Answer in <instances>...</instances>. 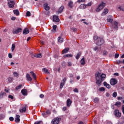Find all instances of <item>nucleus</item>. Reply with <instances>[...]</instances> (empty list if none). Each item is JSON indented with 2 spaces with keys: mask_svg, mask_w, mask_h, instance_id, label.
Segmentation results:
<instances>
[{
  "mask_svg": "<svg viewBox=\"0 0 124 124\" xmlns=\"http://www.w3.org/2000/svg\"><path fill=\"white\" fill-rule=\"evenodd\" d=\"M58 42H60V43L63 42V39L61 36H59L58 39Z\"/></svg>",
  "mask_w": 124,
  "mask_h": 124,
  "instance_id": "obj_27",
  "label": "nucleus"
},
{
  "mask_svg": "<svg viewBox=\"0 0 124 124\" xmlns=\"http://www.w3.org/2000/svg\"><path fill=\"white\" fill-rule=\"evenodd\" d=\"M112 28H113V29H118V28H119L118 26V22H117V21L113 22L112 23Z\"/></svg>",
  "mask_w": 124,
  "mask_h": 124,
  "instance_id": "obj_11",
  "label": "nucleus"
},
{
  "mask_svg": "<svg viewBox=\"0 0 124 124\" xmlns=\"http://www.w3.org/2000/svg\"><path fill=\"white\" fill-rule=\"evenodd\" d=\"M119 54L116 53L115 54V57L116 59H118V58H119Z\"/></svg>",
  "mask_w": 124,
  "mask_h": 124,
  "instance_id": "obj_59",
  "label": "nucleus"
},
{
  "mask_svg": "<svg viewBox=\"0 0 124 124\" xmlns=\"http://www.w3.org/2000/svg\"><path fill=\"white\" fill-rule=\"evenodd\" d=\"M104 85L105 86L107 89H111V86L106 82H104Z\"/></svg>",
  "mask_w": 124,
  "mask_h": 124,
  "instance_id": "obj_18",
  "label": "nucleus"
},
{
  "mask_svg": "<svg viewBox=\"0 0 124 124\" xmlns=\"http://www.w3.org/2000/svg\"><path fill=\"white\" fill-rule=\"evenodd\" d=\"M73 91L74 93H79V91H78V89L77 88H75Z\"/></svg>",
  "mask_w": 124,
  "mask_h": 124,
  "instance_id": "obj_51",
  "label": "nucleus"
},
{
  "mask_svg": "<svg viewBox=\"0 0 124 124\" xmlns=\"http://www.w3.org/2000/svg\"><path fill=\"white\" fill-rule=\"evenodd\" d=\"M117 9H118V10H122V11H123V7H122V6H118V7H117Z\"/></svg>",
  "mask_w": 124,
  "mask_h": 124,
  "instance_id": "obj_45",
  "label": "nucleus"
},
{
  "mask_svg": "<svg viewBox=\"0 0 124 124\" xmlns=\"http://www.w3.org/2000/svg\"><path fill=\"white\" fill-rule=\"evenodd\" d=\"M115 105L116 106H117V107H121V102H117L115 104Z\"/></svg>",
  "mask_w": 124,
  "mask_h": 124,
  "instance_id": "obj_33",
  "label": "nucleus"
},
{
  "mask_svg": "<svg viewBox=\"0 0 124 124\" xmlns=\"http://www.w3.org/2000/svg\"><path fill=\"white\" fill-rule=\"evenodd\" d=\"M106 3L102 2L98 6L97 8L96 9V12H99L101 10H102V9L105 7Z\"/></svg>",
  "mask_w": 124,
  "mask_h": 124,
  "instance_id": "obj_1",
  "label": "nucleus"
},
{
  "mask_svg": "<svg viewBox=\"0 0 124 124\" xmlns=\"http://www.w3.org/2000/svg\"><path fill=\"white\" fill-rule=\"evenodd\" d=\"M21 88H22V85H19L16 87V90H19V89H21Z\"/></svg>",
  "mask_w": 124,
  "mask_h": 124,
  "instance_id": "obj_49",
  "label": "nucleus"
},
{
  "mask_svg": "<svg viewBox=\"0 0 124 124\" xmlns=\"http://www.w3.org/2000/svg\"><path fill=\"white\" fill-rule=\"evenodd\" d=\"M86 6L87 5H86V4H82L80 5L79 7L81 9H86Z\"/></svg>",
  "mask_w": 124,
  "mask_h": 124,
  "instance_id": "obj_23",
  "label": "nucleus"
},
{
  "mask_svg": "<svg viewBox=\"0 0 124 124\" xmlns=\"http://www.w3.org/2000/svg\"><path fill=\"white\" fill-rule=\"evenodd\" d=\"M63 6H62L60 8H59V13H62V11L63 10Z\"/></svg>",
  "mask_w": 124,
  "mask_h": 124,
  "instance_id": "obj_31",
  "label": "nucleus"
},
{
  "mask_svg": "<svg viewBox=\"0 0 124 124\" xmlns=\"http://www.w3.org/2000/svg\"><path fill=\"white\" fill-rule=\"evenodd\" d=\"M8 57L9 58V59H12V54H11V53H9Z\"/></svg>",
  "mask_w": 124,
  "mask_h": 124,
  "instance_id": "obj_54",
  "label": "nucleus"
},
{
  "mask_svg": "<svg viewBox=\"0 0 124 124\" xmlns=\"http://www.w3.org/2000/svg\"><path fill=\"white\" fill-rule=\"evenodd\" d=\"M73 56L71 54H66L64 55V58H68V57H70V58H72Z\"/></svg>",
  "mask_w": 124,
  "mask_h": 124,
  "instance_id": "obj_35",
  "label": "nucleus"
},
{
  "mask_svg": "<svg viewBox=\"0 0 124 124\" xmlns=\"http://www.w3.org/2000/svg\"><path fill=\"white\" fill-rule=\"evenodd\" d=\"M11 50H12V52H13V51H14V50H15V44H12Z\"/></svg>",
  "mask_w": 124,
  "mask_h": 124,
  "instance_id": "obj_38",
  "label": "nucleus"
},
{
  "mask_svg": "<svg viewBox=\"0 0 124 124\" xmlns=\"http://www.w3.org/2000/svg\"><path fill=\"white\" fill-rule=\"evenodd\" d=\"M95 78L96 79H100V74L99 73L95 74Z\"/></svg>",
  "mask_w": 124,
  "mask_h": 124,
  "instance_id": "obj_30",
  "label": "nucleus"
},
{
  "mask_svg": "<svg viewBox=\"0 0 124 124\" xmlns=\"http://www.w3.org/2000/svg\"><path fill=\"white\" fill-rule=\"evenodd\" d=\"M71 30L75 32L77 31V29H76V28H71Z\"/></svg>",
  "mask_w": 124,
  "mask_h": 124,
  "instance_id": "obj_47",
  "label": "nucleus"
},
{
  "mask_svg": "<svg viewBox=\"0 0 124 124\" xmlns=\"http://www.w3.org/2000/svg\"><path fill=\"white\" fill-rule=\"evenodd\" d=\"M93 50L94 51H97V50H98V47L97 46H95L94 47Z\"/></svg>",
  "mask_w": 124,
  "mask_h": 124,
  "instance_id": "obj_60",
  "label": "nucleus"
},
{
  "mask_svg": "<svg viewBox=\"0 0 124 124\" xmlns=\"http://www.w3.org/2000/svg\"><path fill=\"white\" fill-rule=\"evenodd\" d=\"M15 121L16 123H19L20 122V115H16Z\"/></svg>",
  "mask_w": 124,
  "mask_h": 124,
  "instance_id": "obj_16",
  "label": "nucleus"
},
{
  "mask_svg": "<svg viewBox=\"0 0 124 124\" xmlns=\"http://www.w3.org/2000/svg\"><path fill=\"white\" fill-rule=\"evenodd\" d=\"M30 73L33 78L34 80H35L36 79V75H35V74L32 71L30 72Z\"/></svg>",
  "mask_w": 124,
  "mask_h": 124,
  "instance_id": "obj_15",
  "label": "nucleus"
},
{
  "mask_svg": "<svg viewBox=\"0 0 124 124\" xmlns=\"http://www.w3.org/2000/svg\"><path fill=\"white\" fill-rule=\"evenodd\" d=\"M86 1L85 0H78V2H85Z\"/></svg>",
  "mask_w": 124,
  "mask_h": 124,
  "instance_id": "obj_52",
  "label": "nucleus"
},
{
  "mask_svg": "<svg viewBox=\"0 0 124 124\" xmlns=\"http://www.w3.org/2000/svg\"><path fill=\"white\" fill-rule=\"evenodd\" d=\"M114 114L115 116L118 118H120V117H121V113H120V111L118 109H116L114 111Z\"/></svg>",
  "mask_w": 124,
  "mask_h": 124,
  "instance_id": "obj_7",
  "label": "nucleus"
},
{
  "mask_svg": "<svg viewBox=\"0 0 124 124\" xmlns=\"http://www.w3.org/2000/svg\"><path fill=\"white\" fill-rule=\"evenodd\" d=\"M53 22H60L59 16H54L53 17Z\"/></svg>",
  "mask_w": 124,
  "mask_h": 124,
  "instance_id": "obj_10",
  "label": "nucleus"
},
{
  "mask_svg": "<svg viewBox=\"0 0 124 124\" xmlns=\"http://www.w3.org/2000/svg\"><path fill=\"white\" fill-rule=\"evenodd\" d=\"M14 5H15L14 0H8V6H9L10 8H13Z\"/></svg>",
  "mask_w": 124,
  "mask_h": 124,
  "instance_id": "obj_2",
  "label": "nucleus"
},
{
  "mask_svg": "<svg viewBox=\"0 0 124 124\" xmlns=\"http://www.w3.org/2000/svg\"><path fill=\"white\" fill-rule=\"evenodd\" d=\"M96 84H97V85H98V87H99L100 85H101V82H102V81L104 80V79L97 78V79H96Z\"/></svg>",
  "mask_w": 124,
  "mask_h": 124,
  "instance_id": "obj_6",
  "label": "nucleus"
},
{
  "mask_svg": "<svg viewBox=\"0 0 124 124\" xmlns=\"http://www.w3.org/2000/svg\"><path fill=\"white\" fill-rule=\"evenodd\" d=\"M30 31L28 29H25L23 30V34H28V33H29Z\"/></svg>",
  "mask_w": 124,
  "mask_h": 124,
  "instance_id": "obj_20",
  "label": "nucleus"
},
{
  "mask_svg": "<svg viewBox=\"0 0 124 124\" xmlns=\"http://www.w3.org/2000/svg\"><path fill=\"white\" fill-rule=\"evenodd\" d=\"M82 54V53H81V52H78V54H77V56H76V59H77V60H78V59L80 58V56H81V55Z\"/></svg>",
  "mask_w": 124,
  "mask_h": 124,
  "instance_id": "obj_28",
  "label": "nucleus"
},
{
  "mask_svg": "<svg viewBox=\"0 0 124 124\" xmlns=\"http://www.w3.org/2000/svg\"><path fill=\"white\" fill-rule=\"evenodd\" d=\"M122 110L123 114H124V105L122 106Z\"/></svg>",
  "mask_w": 124,
  "mask_h": 124,
  "instance_id": "obj_57",
  "label": "nucleus"
},
{
  "mask_svg": "<svg viewBox=\"0 0 124 124\" xmlns=\"http://www.w3.org/2000/svg\"><path fill=\"white\" fill-rule=\"evenodd\" d=\"M22 31V29L21 28H17V29H16L13 31V33L14 34L19 33V32H21Z\"/></svg>",
  "mask_w": 124,
  "mask_h": 124,
  "instance_id": "obj_8",
  "label": "nucleus"
},
{
  "mask_svg": "<svg viewBox=\"0 0 124 124\" xmlns=\"http://www.w3.org/2000/svg\"><path fill=\"white\" fill-rule=\"evenodd\" d=\"M103 43H104V39L102 38H99L98 40L96 43L97 45H98V46H101Z\"/></svg>",
  "mask_w": 124,
  "mask_h": 124,
  "instance_id": "obj_4",
  "label": "nucleus"
},
{
  "mask_svg": "<svg viewBox=\"0 0 124 124\" xmlns=\"http://www.w3.org/2000/svg\"><path fill=\"white\" fill-rule=\"evenodd\" d=\"M26 78L28 81H29V82H31V81H32V78H31V76L29 74H27Z\"/></svg>",
  "mask_w": 124,
  "mask_h": 124,
  "instance_id": "obj_12",
  "label": "nucleus"
},
{
  "mask_svg": "<svg viewBox=\"0 0 124 124\" xmlns=\"http://www.w3.org/2000/svg\"><path fill=\"white\" fill-rule=\"evenodd\" d=\"M9 98H11V99H13L14 97L13 95H9L8 96Z\"/></svg>",
  "mask_w": 124,
  "mask_h": 124,
  "instance_id": "obj_61",
  "label": "nucleus"
},
{
  "mask_svg": "<svg viewBox=\"0 0 124 124\" xmlns=\"http://www.w3.org/2000/svg\"><path fill=\"white\" fill-rule=\"evenodd\" d=\"M61 118L56 117L53 119V120L51 121V124H59L60 122H61Z\"/></svg>",
  "mask_w": 124,
  "mask_h": 124,
  "instance_id": "obj_3",
  "label": "nucleus"
},
{
  "mask_svg": "<svg viewBox=\"0 0 124 124\" xmlns=\"http://www.w3.org/2000/svg\"><path fill=\"white\" fill-rule=\"evenodd\" d=\"M13 75L14 77H16V78H18L19 77V74L16 72H14L13 73Z\"/></svg>",
  "mask_w": 124,
  "mask_h": 124,
  "instance_id": "obj_29",
  "label": "nucleus"
},
{
  "mask_svg": "<svg viewBox=\"0 0 124 124\" xmlns=\"http://www.w3.org/2000/svg\"><path fill=\"white\" fill-rule=\"evenodd\" d=\"M5 93L1 92L0 94V97H2V96H3V95H5Z\"/></svg>",
  "mask_w": 124,
  "mask_h": 124,
  "instance_id": "obj_50",
  "label": "nucleus"
},
{
  "mask_svg": "<svg viewBox=\"0 0 124 124\" xmlns=\"http://www.w3.org/2000/svg\"><path fill=\"white\" fill-rule=\"evenodd\" d=\"M72 4H73V2L70 1L68 3V6H69V7H72Z\"/></svg>",
  "mask_w": 124,
  "mask_h": 124,
  "instance_id": "obj_43",
  "label": "nucleus"
},
{
  "mask_svg": "<svg viewBox=\"0 0 124 124\" xmlns=\"http://www.w3.org/2000/svg\"><path fill=\"white\" fill-rule=\"evenodd\" d=\"M42 71L43 72H45V73H49V71L46 68H43Z\"/></svg>",
  "mask_w": 124,
  "mask_h": 124,
  "instance_id": "obj_32",
  "label": "nucleus"
},
{
  "mask_svg": "<svg viewBox=\"0 0 124 124\" xmlns=\"http://www.w3.org/2000/svg\"><path fill=\"white\" fill-rule=\"evenodd\" d=\"M108 54V52L107 51H104L103 52V54L104 55V56H106L107 55V54Z\"/></svg>",
  "mask_w": 124,
  "mask_h": 124,
  "instance_id": "obj_48",
  "label": "nucleus"
},
{
  "mask_svg": "<svg viewBox=\"0 0 124 124\" xmlns=\"http://www.w3.org/2000/svg\"><path fill=\"white\" fill-rule=\"evenodd\" d=\"M107 22H109V23H112L113 22V18L111 17V16H108V18L107 19Z\"/></svg>",
  "mask_w": 124,
  "mask_h": 124,
  "instance_id": "obj_19",
  "label": "nucleus"
},
{
  "mask_svg": "<svg viewBox=\"0 0 124 124\" xmlns=\"http://www.w3.org/2000/svg\"><path fill=\"white\" fill-rule=\"evenodd\" d=\"M42 115H43V117H44V118H47V117H48V116L47 115V113H46L45 112H43Z\"/></svg>",
  "mask_w": 124,
  "mask_h": 124,
  "instance_id": "obj_34",
  "label": "nucleus"
},
{
  "mask_svg": "<svg viewBox=\"0 0 124 124\" xmlns=\"http://www.w3.org/2000/svg\"><path fill=\"white\" fill-rule=\"evenodd\" d=\"M72 65V63H71V62H69L68 63V66H71Z\"/></svg>",
  "mask_w": 124,
  "mask_h": 124,
  "instance_id": "obj_62",
  "label": "nucleus"
},
{
  "mask_svg": "<svg viewBox=\"0 0 124 124\" xmlns=\"http://www.w3.org/2000/svg\"><path fill=\"white\" fill-rule=\"evenodd\" d=\"M99 92H105V88L104 87H101L99 89Z\"/></svg>",
  "mask_w": 124,
  "mask_h": 124,
  "instance_id": "obj_37",
  "label": "nucleus"
},
{
  "mask_svg": "<svg viewBox=\"0 0 124 124\" xmlns=\"http://www.w3.org/2000/svg\"><path fill=\"white\" fill-rule=\"evenodd\" d=\"M26 16L27 17H30V16H31V12L27 11V13H26Z\"/></svg>",
  "mask_w": 124,
  "mask_h": 124,
  "instance_id": "obj_41",
  "label": "nucleus"
},
{
  "mask_svg": "<svg viewBox=\"0 0 124 124\" xmlns=\"http://www.w3.org/2000/svg\"><path fill=\"white\" fill-rule=\"evenodd\" d=\"M93 39H94V40H98V39H99V38H98V36H94V37H93Z\"/></svg>",
  "mask_w": 124,
  "mask_h": 124,
  "instance_id": "obj_46",
  "label": "nucleus"
},
{
  "mask_svg": "<svg viewBox=\"0 0 124 124\" xmlns=\"http://www.w3.org/2000/svg\"><path fill=\"white\" fill-rule=\"evenodd\" d=\"M13 12H14V14H15V15H16V16H18L19 13V11L18 10H14L13 11Z\"/></svg>",
  "mask_w": 124,
  "mask_h": 124,
  "instance_id": "obj_25",
  "label": "nucleus"
},
{
  "mask_svg": "<svg viewBox=\"0 0 124 124\" xmlns=\"http://www.w3.org/2000/svg\"><path fill=\"white\" fill-rule=\"evenodd\" d=\"M46 113V114L48 115V116H49V115H50V114H51V112L49 110H47Z\"/></svg>",
  "mask_w": 124,
  "mask_h": 124,
  "instance_id": "obj_55",
  "label": "nucleus"
},
{
  "mask_svg": "<svg viewBox=\"0 0 124 124\" xmlns=\"http://www.w3.org/2000/svg\"><path fill=\"white\" fill-rule=\"evenodd\" d=\"M99 101V99L98 98H95L94 99V102L95 103H97Z\"/></svg>",
  "mask_w": 124,
  "mask_h": 124,
  "instance_id": "obj_44",
  "label": "nucleus"
},
{
  "mask_svg": "<svg viewBox=\"0 0 124 124\" xmlns=\"http://www.w3.org/2000/svg\"><path fill=\"white\" fill-rule=\"evenodd\" d=\"M68 51H69V48H66L62 51V54H66V53H67Z\"/></svg>",
  "mask_w": 124,
  "mask_h": 124,
  "instance_id": "obj_21",
  "label": "nucleus"
},
{
  "mask_svg": "<svg viewBox=\"0 0 124 124\" xmlns=\"http://www.w3.org/2000/svg\"><path fill=\"white\" fill-rule=\"evenodd\" d=\"M66 109H67L66 107H63V108H62L63 111H66Z\"/></svg>",
  "mask_w": 124,
  "mask_h": 124,
  "instance_id": "obj_63",
  "label": "nucleus"
},
{
  "mask_svg": "<svg viewBox=\"0 0 124 124\" xmlns=\"http://www.w3.org/2000/svg\"><path fill=\"white\" fill-rule=\"evenodd\" d=\"M117 95H118V93L117 92H114L112 94V96L113 97H117Z\"/></svg>",
  "mask_w": 124,
  "mask_h": 124,
  "instance_id": "obj_40",
  "label": "nucleus"
},
{
  "mask_svg": "<svg viewBox=\"0 0 124 124\" xmlns=\"http://www.w3.org/2000/svg\"><path fill=\"white\" fill-rule=\"evenodd\" d=\"M8 81L10 83H11V82H12L13 81V78L9 77V78H8Z\"/></svg>",
  "mask_w": 124,
  "mask_h": 124,
  "instance_id": "obj_36",
  "label": "nucleus"
},
{
  "mask_svg": "<svg viewBox=\"0 0 124 124\" xmlns=\"http://www.w3.org/2000/svg\"><path fill=\"white\" fill-rule=\"evenodd\" d=\"M40 123H41V121L36 122L34 123V124H40Z\"/></svg>",
  "mask_w": 124,
  "mask_h": 124,
  "instance_id": "obj_64",
  "label": "nucleus"
},
{
  "mask_svg": "<svg viewBox=\"0 0 124 124\" xmlns=\"http://www.w3.org/2000/svg\"><path fill=\"white\" fill-rule=\"evenodd\" d=\"M106 77V75L105 74H103L100 75V79H104V78H105Z\"/></svg>",
  "mask_w": 124,
  "mask_h": 124,
  "instance_id": "obj_39",
  "label": "nucleus"
},
{
  "mask_svg": "<svg viewBox=\"0 0 124 124\" xmlns=\"http://www.w3.org/2000/svg\"><path fill=\"white\" fill-rule=\"evenodd\" d=\"M72 103V101L70 99H68L66 101V105L67 107H70L71 106V104Z\"/></svg>",
  "mask_w": 124,
  "mask_h": 124,
  "instance_id": "obj_9",
  "label": "nucleus"
},
{
  "mask_svg": "<svg viewBox=\"0 0 124 124\" xmlns=\"http://www.w3.org/2000/svg\"><path fill=\"white\" fill-rule=\"evenodd\" d=\"M26 107H24V108H20L19 109V111L20 113H24V112H26Z\"/></svg>",
  "mask_w": 124,
  "mask_h": 124,
  "instance_id": "obj_26",
  "label": "nucleus"
},
{
  "mask_svg": "<svg viewBox=\"0 0 124 124\" xmlns=\"http://www.w3.org/2000/svg\"><path fill=\"white\" fill-rule=\"evenodd\" d=\"M80 62H81V64H82V65H84V64H85L86 62H85V58H82L81 59Z\"/></svg>",
  "mask_w": 124,
  "mask_h": 124,
  "instance_id": "obj_24",
  "label": "nucleus"
},
{
  "mask_svg": "<svg viewBox=\"0 0 124 124\" xmlns=\"http://www.w3.org/2000/svg\"><path fill=\"white\" fill-rule=\"evenodd\" d=\"M21 93H22L23 95H27L28 91H27V89H22L21 90Z\"/></svg>",
  "mask_w": 124,
  "mask_h": 124,
  "instance_id": "obj_14",
  "label": "nucleus"
},
{
  "mask_svg": "<svg viewBox=\"0 0 124 124\" xmlns=\"http://www.w3.org/2000/svg\"><path fill=\"white\" fill-rule=\"evenodd\" d=\"M106 96H107V97H109V96H110V93H106Z\"/></svg>",
  "mask_w": 124,
  "mask_h": 124,
  "instance_id": "obj_58",
  "label": "nucleus"
},
{
  "mask_svg": "<svg viewBox=\"0 0 124 124\" xmlns=\"http://www.w3.org/2000/svg\"><path fill=\"white\" fill-rule=\"evenodd\" d=\"M44 7L45 10H46V11H48V10H49V9H50V7H49L48 6V4H44Z\"/></svg>",
  "mask_w": 124,
  "mask_h": 124,
  "instance_id": "obj_17",
  "label": "nucleus"
},
{
  "mask_svg": "<svg viewBox=\"0 0 124 124\" xmlns=\"http://www.w3.org/2000/svg\"><path fill=\"white\" fill-rule=\"evenodd\" d=\"M110 83L112 86H114V85H116L118 83V81L116 78H111V80H110Z\"/></svg>",
  "mask_w": 124,
  "mask_h": 124,
  "instance_id": "obj_5",
  "label": "nucleus"
},
{
  "mask_svg": "<svg viewBox=\"0 0 124 124\" xmlns=\"http://www.w3.org/2000/svg\"><path fill=\"white\" fill-rule=\"evenodd\" d=\"M9 120H10V121H11V122H12L13 121H14V118L13 117H10L9 118Z\"/></svg>",
  "mask_w": 124,
  "mask_h": 124,
  "instance_id": "obj_56",
  "label": "nucleus"
},
{
  "mask_svg": "<svg viewBox=\"0 0 124 124\" xmlns=\"http://www.w3.org/2000/svg\"><path fill=\"white\" fill-rule=\"evenodd\" d=\"M34 57L35 58H38L40 59L41 58H42V54L41 53L38 54H35Z\"/></svg>",
  "mask_w": 124,
  "mask_h": 124,
  "instance_id": "obj_22",
  "label": "nucleus"
},
{
  "mask_svg": "<svg viewBox=\"0 0 124 124\" xmlns=\"http://www.w3.org/2000/svg\"><path fill=\"white\" fill-rule=\"evenodd\" d=\"M108 12H109V10H108V9H105L104 10V11L102 13L101 16H105V15H106V14H107V13H108Z\"/></svg>",
  "mask_w": 124,
  "mask_h": 124,
  "instance_id": "obj_13",
  "label": "nucleus"
},
{
  "mask_svg": "<svg viewBox=\"0 0 124 124\" xmlns=\"http://www.w3.org/2000/svg\"><path fill=\"white\" fill-rule=\"evenodd\" d=\"M64 86V82H62L60 84V89H62Z\"/></svg>",
  "mask_w": 124,
  "mask_h": 124,
  "instance_id": "obj_42",
  "label": "nucleus"
},
{
  "mask_svg": "<svg viewBox=\"0 0 124 124\" xmlns=\"http://www.w3.org/2000/svg\"><path fill=\"white\" fill-rule=\"evenodd\" d=\"M53 29L55 31H56V30L57 29V25H54L53 26Z\"/></svg>",
  "mask_w": 124,
  "mask_h": 124,
  "instance_id": "obj_53",
  "label": "nucleus"
}]
</instances>
